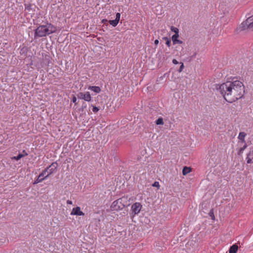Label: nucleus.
<instances>
[{"label": "nucleus", "mask_w": 253, "mask_h": 253, "mask_svg": "<svg viewBox=\"0 0 253 253\" xmlns=\"http://www.w3.org/2000/svg\"><path fill=\"white\" fill-rule=\"evenodd\" d=\"M217 89L224 99L229 103L241 98L245 92L244 84L239 81L223 83Z\"/></svg>", "instance_id": "nucleus-1"}, {"label": "nucleus", "mask_w": 253, "mask_h": 253, "mask_svg": "<svg viewBox=\"0 0 253 253\" xmlns=\"http://www.w3.org/2000/svg\"><path fill=\"white\" fill-rule=\"evenodd\" d=\"M57 31L55 26L51 23H47L46 25L39 26L35 31V38L45 37L46 35L54 33Z\"/></svg>", "instance_id": "nucleus-2"}, {"label": "nucleus", "mask_w": 253, "mask_h": 253, "mask_svg": "<svg viewBox=\"0 0 253 253\" xmlns=\"http://www.w3.org/2000/svg\"><path fill=\"white\" fill-rule=\"evenodd\" d=\"M127 197H123L114 201L112 204L111 208L112 210L118 211L124 208L128 205Z\"/></svg>", "instance_id": "nucleus-3"}, {"label": "nucleus", "mask_w": 253, "mask_h": 253, "mask_svg": "<svg viewBox=\"0 0 253 253\" xmlns=\"http://www.w3.org/2000/svg\"><path fill=\"white\" fill-rule=\"evenodd\" d=\"M58 167L57 162L52 163L49 167H47L44 170H46L48 173L45 175V177H47L49 175L54 172Z\"/></svg>", "instance_id": "nucleus-4"}, {"label": "nucleus", "mask_w": 253, "mask_h": 253, "mask_svg": "<svg viewBox=\"0 0 253 253\" xmlns=\"http://www.w3.org/2000/svg\"><path fill=\"white\" fill-rule=\"evenodd\" d=\"M78 98L79 99H84V100L89 102L91 100V96L89 92H86L85 93L84 92H79L77 94Z\"/></svg>", "instance_id": "nucleus-5"}, {"label": "nucleus", "mask_w": 253, "mask_h": 253, "mask_svg": "<svg viewBox=\"0 0 253 253\" xmlns=\"http://www.w3.org/2000/svg\"><path fill=\"white\" fill-rule=\"evenodd\" d=\"M142 208V205L140 203L136 202L131 206V210L134 214H138Z\"/></svg>", "instance_id": "nucleus-6"}, {"label": "nucleus", "mask_w": 253, "mask_h": 253, "mask_svg": "<svg viewBox=\"0 0 253 253\" xmlns=\"http://www.w3.org/2000/svg\"><path fill=\"white\" fill-rule=\"evenodd\" d=\"M46 173V170H43L41 173L40 174L38 177L35 180L34 184H38L41 182H42V180H43L44 179H45L46 177H45V175Z\"/></svg>", "instance_id": "nucleus-7"}, {"label": "nucleus", "mask_w": 253, "mask_h": 253, "mask_svg": "<svg viewBox=\"0 0 253 253\" xmlns=\"http://www.w3.org/2000/svg\"><path fill=\"white\" fill-rule=\"evenodd\" d=\"M71 215L84 216V213L82 211H81V208L80 207H77L73 209L71 212Z\"/></svg>", "instance_id": "nucleus-8"}, {"label": "nucleus", "mask_w": 253, "mask_h": 253, "mask_svg": "<svg viewBox=\"0 0 253 253\" xmlns=\"http://www.w3.org/2000/svg\"><path fill=\"white\" fill-rule=\"evenodd\" d=\"M120 16H121V14L120 13H117L116 14L115 19L113 20H110L109 21V23L111 25H112L113 27H116L118 25V24L120 21Z\"/></svg>", "instance_id": "nucleus-9"}, {"label": "nucleus", "mask_w": 253, "mask_h": 253, "mask_svg": "<svg viewBox=\"0 0 253 253\" xmlns=\"http://www.w3.org/2000/svg\"><path fill=\"white\" fill-rule=\"evenodd\" d=\"M253 17H250L248 18L246 21H245V24L248 26V28L251 31H253Z\"/></svg>", "instance_id": "nucleus-10"}, {"label": "nucleus", "mask_w": 253, "mask_h": 253, "mask_svg": "<svg viewBox=\"0 0 253 253\" xmlns=\"http://www.w3.org/2000/svg\"><path fill=\"white\" fill-rule=\"evenodd\" d=\"M179 37V34L173 35L171 37V40L172 41V42L173 44L176 43L181 44L183 43L182 41L178 40V38Z\"/></svg>", "instance_id": "nucleus-11"}, {"label": "nucleus", "mask_w": 253, "mask_h": 253, "mask_svg": "<svg viewBox=\"0 0 253 253\" xmlns=\"http://www.w3.org/2000/svg\"><path fill=\"white\" fill-rule=\"evenodd\" d=\"M247 134L244 132H240L238 135V138L239 140V143H245L246 141L245 140V138Z\"/></svg>", "instance_id": "nucleus-12"}, {"label": "nucleus", "mask_w": 253, "mask_h": 253, "mask_svg": "<svg viewBox=\"0 0 253 253\" xmlns=\"http://www.w3.org/2000/svg\"><path fill=\"white\" fill-rule=\"evenodd\" d=\"M246 160L248 164L253 163V151H250L247 154Z\"/></svg>", "instance_id": "nucleus-13"}, {"label": "nucleus", "mask_w": 253, "mask_h": 253, "mask_svg": "<svg viewBox=\"0 0 253 253\" xmlns=\"http://www.w3.org/2000/svg\"><path fill=\"white\" fill-rule=\"evenodd\" d=\"M22 153H25V154H18L17 156H14V157H13V159H14L15 160H17V161H18L21 158L24 157V156H27L28 154V153L26 152L25 150H23V152Z\"/></svg>", "instance_id": "nucleus-14"}, {"label": "nucleus", "mask_w": 253, "mask_h": 253, "mask_svg": "<svg viewBox=\"0 0 253 253\" xmlns=\"http://www.w3.org/2000/svg\"><path fill=\"white\" fill-rule=\"evenodd\" d=\"M88 89H90L95 93H99L101 91V88L99 86H89Z\"/></svg>", "instance_id": "nucleus-15"}, {"label": "nucleus", "mask_w": 253, "mask_h": 253, "mask_svg": "<svg viewBox=\"0 0 253 253\" xmlns=\"http://www.w3.org/2000/svg\"><path fill=\"white\" fill-rule=\"evenodd\" d=\"M238 247L236 245H232L229 249V253H236L238 250Z\"/></svg>", "instance_id": "nucleus-16"}, {"label": "nucleus", "mask_w": 253, "mask_h": 253, "mask_svg": "<svg viewBox=\"0 0 253 253\" xmlns=\"http://www.w3.org/2000/svg\"><path fill=\"white\" fill-rule=\"evenodd\" d=\"M243 143L244 144L243 146L239 149V150L238 152V154L239 155H241L243 154L244 151L247 148V147L248 146L246 142Z\"/></svg>", "instance_id": "nucleus-17"}, {"label": "nucleus", "mask_w": 253, "mask_h": 253, "mask_svg": "<svg viewBox=\"0 0 253 253\" xmlns=\"http://www.w3.org/2000/svg\"><path fill=\"white\" fill-rule=\"evenodd\" d=\"M191 171V169L190 167H184L182 169V174L184 175L190 173Z\"/></svg>", "instance_id": "nucleus-18"}, {"label": "nucleus", "mask_w": 253, "mask_h": 253, "mask_svg": "<svg viewBox=\"0 0 253 253\" xmlns=\"http://www.w3.org/2000/svg\"><path fill=\"white\" fill-rule=\"evenodd\" d=\"M156 124L157 125H164L163 119L162 118H158L156 121Z\"/></svg>", "instance_id": "nucleus-19"}, {"label": "nucleus", "mask_w": 253, "mask_h": 253, "mask_svg": "<svg viewBox=\"0 0 253 253\" xmlns=\"http://www.w3.org/2000/svg\"><path fill=\"white\" fill-rule=\"evenodd\" d=\"M170 30H171V31H172L174 33H175L174 35L178 34L179 30H178V28H177L176 27H174L173 26H171V28H170Z\"/></svg>", "instance_id": "nucleus-20"}, {"label": "nucleus", "mask_w": 253, "mask_h": 253, "mask_svg": "<svg viewBox=\"0 0 253 253\" xmlns=\"http://www.w3.org/2000/svg\"><path fill=\"white\" fill-rule=\"evenodd\" d=\"M91 106L93 107L92 111L94 113H97L99 111V108L98 107L93 106V105Z\"/></svg>", "instance_id": "nucleus-21"}, {"label": "nucleus", "mask_w": 253, "mask_h": 253, "mask_svg": "<svg viewBox=\"0 0 253 253\" xmlns=\"http://www.w3.org/2000/svg\"><path fill=\"white\" fill-rule=\"evenodd\" d=\"M152 186L153 187H158V188H159L160 187V184H159V182H157V181H155L153 184H152Z\"/></svg>", "instance_id": "nucleus-22"}, {"label": "nucleus", "mask_w": 253, "mask_h": 253, "mask_svg": "<svg viewBox=\"0 0 253 253\" xmlns=\"http://www.w3.org/2000/svg\"><path fill=\"white\" fill-rule=\"evenodd\" d=\"M166 44H167V45L168 46V47H170V45H171V41H170V40H168L166 42Z\"/></svg>", "instance_id": "nucleus-23"}, {"label": "nucleus", "mask_w": 253, "mask_h": 253, "mask_svg": "<svg viewBox=\"0 0 253 253\" xmlns=\"http://www.w3.org/2000/svg\"><path fill=\"white\" fill-rule=\"evenodd\" d=\"M184 64L183 63H181V65L178 70V72H182V71L183 70V68H184Z\"/></svg>", "instance_id": "nucleus-24"}, {"label": "nucleus", "mask_w": 253, "mask_h": 253, "mask_svg": "<svg viewBox=\"0 0 253 253\" xmlns=\"http://www.w3.org/2000/svg\"><path fill=\"white\" fill-rule=\"evenodd\" d=\"M72 102L73 103H74L75 104V105H76L77 104V98L76 96H74L73 98H72Z\"/></svg>", "instance_id": "nucleus-25"}, {"label": "nucleus", "mask_w": 253, "mask_h": 253, "mask_svg": "<svg viewBox=\"0 0 253 253\" xmlns=\"http://www.w3.org/2000/svg\"><path fill=\"white\" fill-rule=\"evenodd\" d=\"M210 215L212 219H214V216L212 212H210Z\"/></svg>", "instance_id": "nucleus-26"}, {"label": "nucleus", "mask_w": 253, "mask_h": 253, "mask_svg": "<svg viewBox=\"0 0 253 253\" xmlns=\"http://www.w3.org/2000/svg\"><path fill=\"white\" fill-rule=\"evenodd\" d=\"M172 63L174 64H178V62L175 59H173L172 60Z\"/></svg>", "instance_id": "nucleus-27"}, {"label": "nucleus", "mask_w": 253, "mask_h": 253, "mask_svg": "<svg viewBox=\"0 0 253 253\" xmlns=\"http://www.w3.org/2000/svg\"><path fill=\"white\" fill-rule=\"evenodd\" d=\"M67 204L69 205H72L73 203L72 201L68 200L67 201Z\"/></svg>", "instance_id": "nucleus-28"}, {"label": "nucleus", "mask_w": 253, "mask_h": 253, "mask_svg": "<svg viewBox=\"0 0 253 253\" xmlns=\"http://www.w3.org/2000/svg\"><path fill=\"white\" fill-rule=\"evenodd\" d=\"M154 43H155L156 45H157V44L159 43V40H156L154 41Z\"/></svg>", "instance_id": "nucleus-29"}, {"label": "nucleus", "mask_w": 253, "mask_h": 253, "mask_svg": "<svg viewBox=\"0 0 253 253\" xmlns=\"http://www.w3.org/2000/svg\"><path fill=\"white\" fill-rule=\"evenodd\" d=\"M108 22L107 20L106 19H103L102 20V23L105 24L106 22Z\"/></svg>", "instance_id": "nucleus-30"}, {"label": "nucleus", "mask_w": 253, "mask_h": 253, "mask_svg": "<svg viewBox=\"0 0 253 253\" xmlns=\"http://www.w3.org/2000/svg\"><path fill=\"white\" fill-rule=\"evenodd\" d=\"M163 39L164 40L166 41V42L168 40H169V39L168 37H166L163 38Z\"/></svg>", "instance_id": "nucleus-31"}, {"label": "nucleus", "mask_w": 253, "mask_h": 253, "mask_svg": "<svg viewBox=\"0 0 253 253\" xmlns=\"http://www.w3.org/2000/svg\"><path fill=\"white\" fill-rule=\"evenodd\" d=\"M196 53H195L192 56V58L195 57L196 56Z\"/></svg>", "instance_id": "nucleus-32"}, {"label": "nucleus", "mask_w": 253, "mask_h": 253, "mask_svg": "<svg viewBox=\"0 0 253 253\" xmlns=\"http://www.w3.org/2000/svg\"><path fill=\"white\" fill-rule=\"evenodd\" d=\"M82 107H83V108L84 109V108H85V107H86V106H82Z\"/></svg>", "instance_id": "nucleus-33"}]
</instances>
